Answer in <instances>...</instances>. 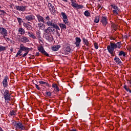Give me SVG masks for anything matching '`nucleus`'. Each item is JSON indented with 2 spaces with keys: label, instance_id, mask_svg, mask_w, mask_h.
Segmentation results:
<instances>
[{
  "label": "nucleus",
  "instance_id": "nucleus-1",
  "mask_svg": "<svg viewBox=\"0 0 131 131\" xmlns=\"http://www.w3.org/2000/svg\"><path fill=\"white\" fill-rule=\"evenodd\" d=\"M121 47L120 42H118L116 43L111 42L110 45L107 47V50L111 54L112 57H114V49H120Z\"/></svg>",
  "mask_w": 131,
  "mask_h": 131
},
{
  "label": "nucleus",
  "instance_id": "nucleus-2",
  "mask_svg": "<svg viewBox=\"0 0 131 131\" xmlns=\"http://www.w3.org/2000/svg\"><path fill=\"white\" fill-rule=\"evenodd\" d=\"M30 51V48H28V47H26L24 46V45L21 44L19 46V50L18 51L15 57H17L18 56H22V54H21L23 52H25L23 55V57L25 58L28 55V53H29V51Z\"/></svg>",
  "mask_w": 131,
  "mask_h": 131
},
{
  "label": "nucleus",
  "instance_id": "nucleus-3",
  "mask_svg": "<svg viewBox=\"0 0 131 131\" xmlns=\"http://www.w3.org/2000/svg\"><path fill=\"white\" fill-rule=\"evenodd\" d=\"M0 34L3 35V37L6 40H8V41H11V39L6 36H8V31L4 28L0 27Z\"/></svg>",
  "mask_w": 131,
  "mask_h": 131
},
{
  "label": "nucleus",
  "instance_id": "nucleus-4",
  "mask_svg": "<svg viewBox=\"0 0 131 131\" xmlns=\"http://www.w3.org/2000/svg\"><path fill=\"white\" fill-rule=\"evenodd\" d=\"M71 3V6L73 7V8H75V9H82L83 8V5H79L78 4L76 3V1L75 0H70Z\"/></svg>",
  "mask_w": 131,
  "mask_h": 131
},
{
  "label": "nucleus",
  "instance_id": "nucleus-5",
  "mask_svg": "<svg viewBox=\"0 0 131 131\" xmlns=\"http://www.w3.org/2000/svg\"><path fill=\"white\" fill-rule=\"evenodd\" d=\"M4 98L6 102H8L11 100V94L8 90H6L3 94Z\"/></svg>",
  "mask_w": 131,
  "mask_h": 131
},
{
  "label": "nucleus",
  "instance_id": "nucleus-6",
  "mask_svg": "<svg viewBox=\"0 0 131 131\" xmlns=\"http://www.w3.org/2000/svg\"><path fill=\"white\" fill-rule=\"evenodd\" d=\"M46 24L49 27H52V28L55 29L56 30H60V28L57 25V24L53 23V21H49L46 23Z\"/></svg>",
  "mask_w": 131,
  "mask_h": 131
},
{
  "label": "nucleus",
  "instance_id": "nucleus-7",
  "mask_svg": "<svg viewBox=\"0 0 131 131\" xmlns=\"http://www.w3.org/2000/svg\"><path fill=\"white\" fill-rule=\"evenodd\" d=\"M48 6L50 12L52 15H56V14H57V11H56V9H55L54 5H53L51 3H48Z\"/></svg>",
  "mask_w": 131,
  "mask_h": 131
},
{
  "label": "nucleus",
  "instance_id": "nucleus-8",
  "mask_svg": "<svg viewBox=\"0 0 131 131\" xmlns=\"http://www.w3.org/2000/svg\"><path fill=\"white\" fill-rule=\"evenodd\" d=\"M25 18L26 21H28V23L31 24V23L30 22H32L33 20L35 19V16H34L33 14H30L26 16Z\"/></svg>",
  "mask_w": 131,
  "mask_h": 131
},
{
  "label": "nucleus",
  "instance_id": "nucleus-9",
  "mask_svg": "<svg viewBox=\"0 0 131 131\" xmlns=\"http://www.w3.org/2000/svg\"><path fill=\"white\" fill-rule=\"evenodd\" d=\"M27 8V6H15V9L17 11H19V12H25L26 11V9Z\"/></svg>",
  "mask_w": 131,
  "mask_h": 131
},
{
  "label": "nucleus",
  "instance_id": "nucleus-10",
  "mask_svg": "<svg viewBox=\"0 0 131 131\" xmlns=\"http://www.w3.org/2000/svg\"><path fill=\"white\" fill-rule=\"evenodd\" d=\"M38 51L40 52V53H41V54H43V55H45V56H47V57H50V55L45 50V49H43V47L42 46L38 47L37 48Z\"/></svg>",
  "mask_w": 131,
  "mask_h": 131
},
{
  "label": "nucleus",
  "instance_id": "nucleus-11",
  "mask_svg": "<svg viewBox=\"0 0 131 131\" xmlns=\"http://www.w3.org/2000/svg\"><path fill=\"white\" fill-rule=\"evenodd\" d=\"M45 32L46 33H47V34H54L55 29L53 27H49L45 30Z\"/></svg>",
  "mask_w": 131,
  "mask_h": 131
},
{
  "label": "nucleus",
  "instance_id": "nucleus-12",
  "mask_svg": "<svg viewBox=\"0 0 131 131\" xmlns=\"http://www.w3.org/2000/svg\"><path fill=\"white\" fill-rule=\"evenodd\" d=\"M111 7L112 8H113V9H114V10H113V13H114V14H115V15H118V13L120 12V10H119V8H118L117 6L114 5H112Z\"/></svg>",
  "mask_w": 131,
  "mask_h": 131
},
{
  "label": "nucleus",
  "instance_id": "nucleus-13",
  "mask_svg": "<svg viewBox=\"0 0 131 131\" xmlns=\"http://www.w3.org/2000/svg\"><path fill=\"white\" fill-rule=\"evenodd\" d=\"M15 128H16V129H21V130H23V129H24V126H23V125H22V123L20 122H17L15 124Z\"/></svg>",
  "mask_w": 131,
  "mask_h": 131
},
{
  "label": "nucleus",
  "instance_id": "nucleus-14",
  "mask_svg": "<svg viewBox=\"0 0 131 131\" xmlns=\"http://www.w3.org/2000/svg\"><path fill=\"white\" fill-rule=\"evenodd\" d=\"M36 16L38 20V21L39 23H43V24H45L46 23V21H45V18H43V17L41 16L39 14H37Z\"/></svg>",
  "mask_w": 131,
  "mask_h": 131
},
{
  "label": "nucleus",
  "instance_id": "nucleus-15",
  "mask_svg": "<svg viewBox=\"0 0 131 131\" xmlns=\"http://www.w3.org/2000/svg\"><path fill=\"white\" fill-rule=\"evenodd\" d=\"M100 22H101L103 26H106V25L108 24V19H107V17L102 16Z\"/></svg>",
  "mask_w": 131,
  "mask_h": 131
},
{
  "label": "nucleus",
  "instance_id": "nucleus-16",
  "mask_svg": "<svg viewBox=\"0 0 131 131\" xmlns=\"http://www.w3.org/2000/svg\"><path fill=\"white\" fill-rule=\"evenodd\" d=\"M75 41V45H76V47H77V48L79 47L80 46V42H81V39L79 37H76Z\"/></svg>",
  "mask_w": 131,
  "mask_h": 131
},
{
  "label": "nucleus",
  "instance_id": "nucleus-17",
  "mask_svg": "<svg viewBox=\"0 0 131 131\" xmlns=\"http://www.w3.org/2000/svg\"><path fill=\"white\" fill-rule=\"evenodd\" d=\"M8 76H6L3 81V85L4 88H7L8 86Z\"/></svg>",
  "mask_w": 131,
  "mask_h": 131
},
{
  "label": "nucleus",
  "instance_id": "nucleus-18",
  "mask_svg": "<svg viewBox=\"0 0 131 131\" xmlns=\"http://www.w3.org/2000/svg\"><path fill=\"white\" fill-rule=\"evenodd\" d=\"M24 27L26 28L27 30H31L32 29V27L31 25H29V23H24L23 24Z\"/></svg>",
  "mask_w": 131,
  "mask_h": 131
},
{
  "label": "nucleus",
  "instance_id": "nucleus-19",
  "mask_svg": "<svg viewBox=\"0 0 131 131\" xmlns=\"http://www.w3.org/2000/svg\"><path fill=\"white\" fill-rule=\"evenodd\" d=\"M19 40L21 42H25V43H26V42H28V41H29V39L28 37L23 36L19 39Z\"/></svg>",
  "mask_w": 131,
  "mask_h": 131
},
{
  "label": "nucleus",
  "instance_id": "nucleus-20",
  "mask_svg": "<svg viewBox=\"0 0 131 131\" xmlns=\"http://www.w3.org/2000/svg\"><path fill=\"white\" fill-rule=\"evenodd\" d=\"M64 50L65 53L68 55V54L70 53V51H71V48H70V46H66V47H64Z\"/></svg>",
  "mask_w": 131,
  "mask_h": 131
},
{
  "label": "nucleus",
  "instance_id": "nucleus-21",
  "mask_svg": "<svg viewBox=\"0 0 131 131\" xmlns=\"http://www.w3.org/2000/svg\"><path fill=\"white\" fill-rule=\"evenodd\" d=\"M27 33H28L29 37H31V38H33V39H36V36L33 34V33L31 32H28Z\"/></svg>",
  "mask_w": 131,
  "mask_h": 131
},
{
  "label": "nucleus",
  "instance_id": "nucleus-22",
  "mask_svg": "<svg viewBox=\"0 0 131 131\" xmlns=\"http://www.w3.org/2000/svg\"><path fill=\"white\" fill-rule=\"evenodd\" d=\"M114 60L118 65H122V62H121V60H120V59L118 57H115L114 58Z\"/></svg>",
  "mask_w": 131,
  "mask_h": 131
},
{
  "label": "nucleus",
  "instance_id": "nucleus-23",
  "mask_svg": "<svg viewBox=\"0 0 131 131\" xmlns=\"http://www.w3.org/2000/svg\"><path fill=\"white\" fill-rule=\"evenodd\" d=\"M60 48H61L60 45H56L52 47V50L54 52H56V51H58Z\"/></svg>",
  "mask_w": 131,
  "mask_h": 131
},
{
  "label": "nucleus",
  "instance_id": "nucleus-24",
  "mask_svg": "<svg viewBox=\"0 0 131 131\" xmlns=\"http://www.w3.org/2000/svg\"><path fill=\"white\" fill-rule=\"evenodd\" d=\"M18 32L19 34H21V35H22L25 33V30H24V29H23V28H19Z\"/></svg>",
  "mask_w": 131,
  "mask_h": 131
},
{
  "label": "nucleus",
  "instance_id": "nucleus-25",
  "mask_svg": "<svg viewBox=\"0 0 131 131\" xmlns=\"http://www.w3.org/2000/svg\"><path fill=\"white\" fill-rule=\"evenodd\" d=\"M59 26L61 29L65 30L67 28V27H66V25L63 24H59Z\"/></svg>",
  "mask_w": 131,
  "mask_h": 131
},
{
  "label": "nucleus",
  "instance_id": "nucleus-26",
  "mask_svg": "<svg viewBox=\"0 0 131 131\" xmlns=\"http://www.w3.org/2000/svg\"><path fill=\"white\" fill-rule=\"evenodd\" d=\"M39 83H40V84H46V85H47V86H50V84H49V83H48L47 81H39Z\"/></svg>",
  "mask_w": 131,
  "mask_h": 131
},
{
  "label": "nucleus",
  "instance_id": "nucleus-27",
  "mask_svg": "<svg viewBox=\"0 0 131 131\" xmlns=\"http://www.w3.org/2000/svg\"><path fill=\"white\" fill-rule=\"evenodd\" d=\"M61 15L63 18V20L64 19H67V15H66V13H65L64 12H61Z\"/></svg>",
  "mask_w": 131,
  "mask_h": 131
},
{
  "label": "nucleus",
  "instance_id": "nucleus-28",
  "mask_svg": "<svg viewBox=\"0 0 131 131\" xmlns=\"http://www.w3.org/2000/svg\"><path fill=\"white\" fill-rule=\"evenodd\" d=\"M17 20L18 21L19 25H21V24H22V23H23V22H24L23 21V20L22 19V18H21L20 17H17Z\"/></svg>",
  "mask_w": 131,
  "mask_h": 131
},
{
  "label": "nucleus",
  "instance_id": "nucleus-29",
  "mask_svg": "<svg viewBox=\"0 0 131 131\" xmlns=\"http://www.w3.org/2000/svg\"><path fill=\"white\" fill-rule=\"evenodd\" d=\"M83 42L85 46H89V41L85 38H82Z\"/></svg>",
  "mask_w": 131,
  "mask_h": 131
},
{
  "label": "nucleus",
  "instance_id": "nucleus-30",
  "mask_svg": "<svg viewBox=\"0 0 131 131\" xmlns=\"http://www.w3.org/2000/svg\"><path fill=\"white\" fill-rule=\"evenodd\" d=\"M99 21H100V16H96L94 19L95 23H99Z\"/></svg>",
  "mask_w": 131,
  "mask_h": 131
},
{
  "label": "nucleus",
  "instance_id": "nucleus-31",
  "mask_svg": "<svg viewBox=\"0 0 131 131\" xmlns=\"http://www.w3.org/2000/svg\"><path fill=\"white\" fill-rule=\"evenodd\" d=\"M84 15L86 17H90V16H91V13H90V12H89V11L86 10V11L84 12Z\"/></svg>",
  "mask_w": 131,
  "mask_h": 131
},
{
  "label": "nucleus",
  "instance_id": "nucleus-32",
  "mask_svg": "<svg viewBox=\"0 0 131 131\" xmlns=\"http://www.w3.org/2000/svg\"><path fill=\"white\" fill-rule=\"evenodd\" d=\"M119 56H123V57H125V52L123 51H120Z\"/></svg>",
  "mask_w": 131,
  "mask_h": 131
},
{
  "label": "nucleus",
  "instance_id": "nucleus-33",
  "mask_svg": "<svg viewBox=\"0 0 131 131\" xmlns=\"http://www.w3.org/2000/svg\"><path fill=\"white\" fill-rule=\"evenodd\" d=\"M6 51V47L0 45V52Z\"/></svg>",
  "mask_w": 131,
  "mask_h": 131
},
{
  "label": "nucleus",
  "instance_id": "nucleus-34",
  "mask_svg": "<svg viewBox=\"0 0 131 131\" xmlns=\"http://www.w3.org/2000/svg\"><path fill=\"white\" fill-rule=\"evenodd\" d=\"M46 95H47V97H51V96H52V92H46Z\"/></svg>",
  "mask_w": 131,
  "mask_h": 131
},
{
  "label": "nucleus",
  "instance_id": "nucleus-35",
  "mask_svg": "<svg viewBox=\"0 0 131 131\" xmlns=\"http://www.w3.org/2000/svg\"><path fill=\"white\" fill-rule=\"evenodd\" d=\"M10 114L11 116H15V115H16V112H15L14 111H11Z\"/></svg>",
  "mask_w": 131,
  "mask_h": 131
},
{
  "label": "nucleus",
  "instance_id": "nucleus-36",
  "mask_svg": "<svg viewBox=\"0 0 131 131\" xmlns=\"http://www.w3.org/2000/svg\"><path fill=\"white\" fill-rule=\"evenodd\" d=\"M43 26V24H41V23L38 24V27L39 28H41V27H42Z\"/></svg>",
  "mask_w": 131,
  "mask_h": 131
},
{
  "label": "nucleus",
  "instance_id": "nucleus-37",
  "mask_svg": "<svg viewBox=\"0 0 131 131\" xmlns=\"http://www.w3.org/2000/svg\"><path fill=\"white\" fill-rule=\"evenodd\" d=\"M94 47L96 50L99 49V46H98V44L96 42L94 43Z\"/></svg>",
  "mask_w": 131,
  "mask_h": 131
},
{
  "label": "nucleus",
  "instance_id": "nucleus-38",
  "mask_svg": "<svg viewBox=\"0 0 131 131\" xmlns=\"http://www.w3.org/2000/svg\"><path fill=\"white\" fill-rule=\"evenodd\" d=\"M63 22L65 23V24L68 25V24H69V22H68V19H63Z\"/></svg>",
  "mask_w": 131,
  "mask_h": 131
},
{
  "label": "nucleus",
  "instance_id": "nucleus-39",
  "mask_svg": "<svg viewBox=\"0 0 131 131\" xmlns=\"http://www.w3.org/2000/svg\"><path fill=\"white\" fill-rule=\"evenodd\" d=\"M36 34L37 35V36L38 37H40V32L39 31L36 32Z\"/></svg>",
  "mask_w": 131,
  "mask_h": 131
},
{
  "label": "nucleus",
  "instance_id": "nucleus-40",
  "mask_svg": "<svg viewBox=\"0 0 131 131\" xmlns=\"http://www.w3.org/2000/svg\"><path fill=\"white\" fill-rule=\"evenodd\" d=\"M35 88L36 89H37V90H38V91H40V88H39V86H38V85L36 84Z\"/></svg>",
  "mask_w": 131,
  "mask_h": 131
},
{
  "label": "nucleus",
  "instance_id": "nucleus-41",
  "mask_svg": "<svg viewBox=\"0 0 131 131\" xmlns=\"http://www.w3.org/2000/svg\"><path fill=\"white\" fill-rule=\"evenodd\" d=\"M0 12H1V13H2V14H3V15H5V14H6V12H5V10H0Z\"/></svg>",
  "mask_w": 131,
  "mask_h": 131
},
{
  "label": "nucleus",
  "instance_id": "nucleus-42",
  "mask_svg": "<svg viewBox=\"0 0 131 131\" xmlns=\"http://www.w3.org/2000/svg\"><path fill=\"white\" fill-rule=\"evenodd\" d=\"M57 86L58 85H57V84H52V88H55V89H56Z\"/></svg>",
  "mask_w": 131,
  "mask_h": 131
},
{
  "label": "nucleus",
  "instance_id": "nucleus-43",
  "mask_svg": "<svg viewBox=\"0 0 131 131\" xmlns=\"http://www.w3.org/2000/svg\"><path fill=\"white\" fill-rule=\"evenodd\" d=\"M125 90L127 91V92H129V93H131V90L130 89H129V88L128 87H127V89H125Z\"/></svg>",
  "mask_w": 131,
  "mask_h": 131
},
{
  "label": "nucleus",
  "instance_id": "nucleus-44",
  "mask_svg": "<svg viewBox=\"0 0 131 131\" xmlns=\"http://www.w3.org/2000/svg\"><path fill=\"white\" fill-rule=\"evenodd\" d=\"M46 20H48V21L50 20V16H49V15H48L47 16H46L45 17Z\"/></svg>",
  "mask_w": 131,
  "mask_h": 131
},
{
  "label": "nucleus",
  "instance_id": "nucleus-45",
  "mask_svg": "<svg viewBox=\"0 0 131 131\" xmlns=\"http://www.w3.org/2000/svg\"><path fill=\"white\" fill-rule=\"evenodd\" d=\"M97 7H98V9H102V7H101V5H100V4H98Z\"/></svg>",
  "mask_w": 131,
  "mask_h": 131
},
{
  "label": "nucleus",
  "instance_id": "nucleus-46",
  "mask_svg": "<svg viewBox=\"0 0 131 131\" xmlns=\"http://www.w3.org/2000/svg\"><path fill=\"white\" fill-rule=\"evenodd\" d=\"M55 89H56V91H57V92H59V87H58V86H56Z\"/></svg>",
  "mask_w": 131,
  "mask_h": 131
},
{
  "label": "nucleus",
  "instance_id": "nucleus-47",
  "mask_svg": "<svg viewBox=\"0 0 131 131\" xmlns=\"http://www.w3.org/2000/svg\"><path fill=\"white\" fill-rule=\"evenodd\" d=\"M56 33H57V35L58 36H60V33L58 31H56Z\"/></svg>",
  "mask_w": 131,
  "mask_h": 131
},
{
  "label": "nucleus",
  "instance_id": "nucleus-48",
  "mask_svg": "<svg viewBox=\"0 0 131 131\" xmlns=\"http://www.w3.org/2000/svg\"><path fill=\"white\" fill-rule=\"evenodd\" d=\"M39 42L40 41V42H41L42 43H43V41H42V40H41V39H39Z\"/></svg>",
  "mask_w": 131,
  "mask_h": 131
},
{
  "label": "nucleus",
  "instance_id": "nucleus-49",
  "mask_svg": "<svg viewBox=\"0 0 131 131\" xmlns=\"http://www.w3.org/2000/svg\"><path fill=\"white\" fill-rule=\"evenodd\" d=\"M36 56H39V52H37L36 53Z\"/></svg>",
  "mask_w": 131,
  "mask_h": 131
},
{
  "label": "nucleus",
  "instance_id": "nucleus-50",
  "mask_svg": "<svg viewBox=\"0 0 131 131\" xmlns=\"http://www.w3.org/2000/svg\"><path fill=\"white\" fill-rule=\"evenodd\" d=\"M113 27H114V29H116V26L114 25V26H113Z\"/></svg>",
  "mask_w": 131,
  "mask_h": 131
},
{
  "label": "nucleus",
  "instance_id": "nucleus-51",
  "mask_svg": "<svg viewBox=\"0 0 131 131\" xmlns=\"http://www.w3.org/2000/svg\"><path fill=\"white\" fill-rule=\"evenodd\" d=\"M124 88L125 89V90H126V89L127 88V86H126V85H125V86H124Z\"/></svg>",
  "mask_w": 131,
  "mask_h": 131
},
{
  "label": "nucleus",
  "instance_id": "nucleus-52",
  "mask_svg": "<svg viewBox=\"0 0 131 131\" xmlns=\"http://www.w3.org/2000/svg\"><path fill=\"white\" fill-rule=\"evenodd\" d=\"M0 131H4L3 130V128H2V127H0Z\"/></svg>",
  "mask_w": 131,
  "mask_h": 131
},
{
  "label": "nucleus",
  "instance_id": "nucleus-53",
  "mask_svg": "<svg viewBox=\"0 0 131 131\" xmlns=\"http://www.w3.org/2000/svg\"><path fill=\"white\" fill-rule=\"evenodd\" d=\"M72 131H77L76 129H73Z\"/></svg>",
  "mask_w": 131,
  "mask_h": 131
},
{
  "label": "nucleus",
  "instance_id": "nucleus-54",
  "mask_svg": "<svg viewBox=\"0 0 131 131\" xmlns=\"http://www.w3.org/2000/svg\"><path fill=\"white\" fill-rule=\"evenodd\" d=\"M19 2H22L23 0H17Z\"/></svg>",
  "mask_w": 131,
  "mask_h": 131
},
{
  "label": "nucleus",
  "instance_id": "nucleus-55",
  "mask_svg": "<svg viewBox=\"0 0 131 131\" xmlns=\"http://www.w3.org/2000/svg\"><path fill=\"white\" fill-rule=\"evenodd\" d=\"M11 52L12 51V49H11Z\"/></svg>",
  "mask_w": 131,
  "mask_h": 131
},
{
  "label": "nucleus",
  "instance_id": "nucleus-56",
  "mask_svg": "<svg viewBox=\"0 0 131 131\" xmlns=\"http://www.w3.org/2000/svg\"><path fill=\"white\" fill-rule=\"evenodd\" d=\"M1 8H2V7L0 6V9H1Z\"/></svg>",
  "mask_w": 131,
  "mask_h": 131
}]
</instances>
